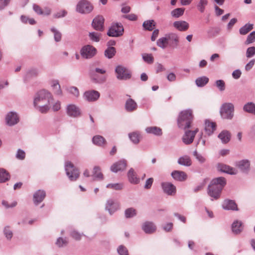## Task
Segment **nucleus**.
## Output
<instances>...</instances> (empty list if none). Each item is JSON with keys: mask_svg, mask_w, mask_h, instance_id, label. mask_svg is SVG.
Listing matches in <instances>:
<instances>
[{"mask_svg": "<svg viewBox=\"0 0 255 255\" xmlns=\"http://www.w3.org/2000/svg\"><path fill=\"white\" fill-rule=\"evenodd\" d=\"M53 101L51 94L48 91L43 90L36 94L34 105L41 113H46L50 109V105Z\"/></svg>", "mask_w": 255, "mask_h": 255, "instance_id": "f257e3e1", "label": "nucleus"}, {"mask_svg": "<svg viewBox=\"0 0 255 255\" xmlns=\"http://www.w3.org/2000/svg\"><path fill=\"white\" fill-rule=\"evenodd\" d=\"M226 184V181L224 177H220L213 179L208 187V194L211 197L217 199Z\"/></svg>", "mask_w": 255, "mask_h": 255, "instance_id": "f03ea898", "label": "nucleus"}, {"mask_svg": "<svg viewBox=\"0 0 255 255\" xmlns=\"http://www.w3.org/2000/svg\"><path fill=\"white\" fill-rule=\"evenodd\" d=\"M193 119L192 111L187 110L182 111L178 119V125L180 128L185 129L190 127Z\"/></svg>", "mask_w": 255, "mask_h": 255, "instance_id": "7ed1b4c3", "label": "nucleus"}, {"mask_svg": "<svg viewBox=\"0 0 255 255\" xmlns=\"http://www.w3.org/2000/svg\"><path fill=\"white\" fill-rule=\"evenodd\" d=\"M66 174L71 181H76L79 177V170L71 161H67L65 164Z\"/></svg>", "mask_w": 255, "mask_h": 255, "instance_id": "20e7f679", "label": "nucleus"}, {"mask_svg": "<svg viewBox=\"0 0 255 255\" xmlns=\"http://www.w3.org/2000/svg\"><path fill=\"white\" fill-rule=\"evenodd\" d=\"M221 115L223 119H231L233 117L234 106L231 103H226L222 105Z\"/></svg>", "mask_w": 255, "mask_h": 255, "instance_id": "39448f33", "label": "nucleus"}, {"mask_svg": "<svg viewBox=\"0 0 255 255\" xmlns=\"http://www.w3.org/2000/svg\"><path fill=\"white\" fill-rule=\"evenodd\" d=\"M93 9V5L87 0L80 1L76 6L77 11L81 13H90Z\"/></svg>", "mask_w": 255, "mask_h": 255, "instance_id": "423d86ee", "label": "nucleus"}, {"mask_svg": "<svg viewBox=\"0 0 255 255\" xmlns=\"http://www.w3.org/2000/svg\"><path fill=\"white\" fill-rule=\"evenodd\" d=\"M117 77L119 80H128L131 77V72L127 68L122 66H118L115 70Z\"/></svg>", "mask_w": 255, "mask_h": 255, "instance_id": "0eeeda50", "label": "nucleus"}, {"mask_svg": "<svg viewBox=\"0 0 255 255\" xmlns=\"http://www.w3.org/2000/svg\"><path fill=\"white\" fill-rule=\"evenodd\" d=\"M124 28L121 23H114L109 29L107 34L112 37H119L123 35Z\"/></svg>", "mask_w": 255, "mask_h": 255, "instance_id": "6e6552de", "label": "nucleus"}, {"mask_svg": "<svg viewBox=\"0 0 255 255\" xmlns=\"http://www.w3.org/2000/svg\"><path fill=\"white\" fill-rule=\"evenodd\" d=\"M96 49L92 45H87L83 47L81 50V56L85 58H90L96 53Z\"/></svg>", "mask_w": 255, "mask_h": 255, "instance_id": "1a4fd4ad", "label": "nucleus"}, {"mask_svg": "<svg viewBox=\"0 0 255 255\" xmlns=\"http://www.w3.org/2000/svg\"><path fill=\"white\" fill-rule=\"evenodd\" d=\"M104 18L103 16L98 15L93 20L92 26L96 30L102 31L104 30Z\"/></svg>", "mask_w": 255, "mask_h": 255, "instance_id": "9d476101", "label": "nucleus"}, {"mask_svg": "<svg viewBox=\"0 0 255 255\" xmlns=\"http://www.w3.org/2000/svg\"><path fill=\"white\" fill-rule=\"evenodd\" d=\"M5 121L7 125L12 126L18 123L19 118L16 113L11 112L7 114Z\"/></svg>", "mask_w": 255, "mask_h": 255, "instance_id": "9b49d317", "label": "nucleus"}, {"mask_svg": "<svg viewBox=\"0 0 255 255\" xmlns=\"http://www.w3.org/2000/svg\"><path fill=\"white\" fill-rule=\"evenodd\" d=\"M198 131V128H196L194 131L188 130L186 131L182 138L183 141L186 144L191 143L194 139L196 133Z\"/></svg>", "mask_w": 255, "mask_h": 255, "instance_id": "f8f14e48", "label": "nucleus"}, {"mask_svg": "<svg viewBox=\"0 0 255 255\" xmlns=\"http://www.w3.org/2000/svg\"><path fill=\"white\" fill-rule=\"evenodd\" d=\"M120 208L119 202L110 199L109 200L106 205V209L109 211L110 214H112Z\"/></svg>", "mask_w": 255, "mask_h": 255, "instance_id": "ddd939ff", "label": "nucleus"}, {"mask_svg": "<svg viewBox=\"0 0 255 255\" xmlns=\"http://www.w3.org/2000/svg\"><path fill=\"white\" fill-rule=\"evenodd\" d=\"M127 167V161L126 160H121L114 163L111 167V170L114 172L125 170Z\"/></svg>", "mask_w": 255, "mask_h": 255, "instance_id": "4468645a", "label": "nucleus"}, {"mask_svg": "<svg viewBox=\"0 0 255 255\" xmlns=\"http://www.w3.org/2000/svg\"><path fill=\"white\" fill-rule=\"evenodd\" d=\"M162 187L164 192L169 195H173L176 193V187L172 184L168 182L163 183Z\"/></svg>", "mask_w": 255, "mask_h": 255, "instance_id": "2eb2a0df", "label": "nucleus"}, {"mask_svg": "<svg viewBox=\"0 0 255 255\" xmlns=\"http://www.w3.org/2000/svg\"><path fill=\"white\" fill-rule=\"evenodd\" d=\"M216 129V124L209 120L205 122V130L208 135H211Z\"/></svg>", "mask_w": 255, "mask_h": 255, "instance_id": "dca6fc26", "label": "nucleus"}, {"mask_svg": "<svg viewBox=\"0 0 255 255\" xmlns=\"http://www.w3.org/2000/svg\"><path fill=\"white\" fill-rule=\"evenodd\" d=\"M217 169L219 171L230 174H236L237 173V170L235 168L222 163H219L218 164Z\"/></svg>", "mask_w": 255, "mask_h": 255, "instance_id": "f3484780", "label": "nucleus"}, {"mask_svg": "<svg viewBox=\"0 0 255 255\" xmlns=\"http://www.w3.org/2000/svg\"><path fill=\"white\" fill-rule=\"evenodd\" d=\"M84 97L88 101H95L99 98L100 93L96 91H89L84 93Z\"/></svg>", "mask_w": 255, "mask_h": 255, "instance_id": "a211bd4d", "label": "nucleus"}, {"mask_svg": "<svg viewBox=\"0 0 255 255\" xmlns=\"http://www.w3.org/2000/svg\"><path fill=\"white\" fill-rule=\"evenodd\" d=\"M67 112L69 116L74 117H78L81 114L79 108L75 105H69L67 108Z\"/></svg>", "mask_w": 255, "mask_h": 255, "instance_id": "6ab92c4d", "label": "nucleus"}, {"mask_svg": "<svg viewBox=\"0 0 255 255\" xmlns=\"http://www.w3.org/2000/svg\"><path fill=\"white\" fill-rule=\"evenodd\" d=\"M222 207L224 209L238 210V207L235 201L231 200H225L223 203Z\"/></svg>", "mask_w": 255, "mask_h": 255, "instance_id": "aec40b11", "label": "nucleus"}, {"mask_svg": "<svg viewBox=\"0 0 255 255\" xmlns=\"http://www.w3.org/2000/svg\"><path fill=\"white\" fill-rule=\"evenodd\" d=\"M46 194L43 190H38L33 195V201L36 204L41 202L45 197Z\"/></svg>", "mask_w": 255, "mask_h": 255, "instance_id": "412c9836", "label": "nucleus"}, {"mask_svg": "<svg viewBox=\"0 0 255 255\" xmlns=\"http://www.w3.org/2000/svg\"><path fill=\"white\" fill-rule=\"evenodd\" d=\"M172 176L174 179L178 181H184L187 178V174L183 171H174L172 173Z\"/></svg>", "mask_w": 255, "mask_h": 255, "instance_id": "4be33fe9", "label": "nucleus"}, {"mask_svg": "<svg viewBox=\"0 0 255 255\" xmlns=\"http://www.w3.org/2000/svg\"><path fill=\"white\" fill-rule=\"evenodd\" d=\"M173 25L180 31H186L189 28V24L185 21H175L174 22Z\"/></svg>", "mask_w": 255, "mask_h": 255, "instance_id": "5701e85b", "label": "nucleus"}, {"mask_svg": "<svg viewBox=\"0 0 255 255\" xmlns=\"http://www.w3.org/2000/svg\"><path fill=\"white\" fill-rule=\"evenodd\" d=\"M93 142L96 145L104 146L106 144V140L102 136L97 135L93 137Z\"/></svg>", "mask_w": 255, "mask_h": 255, "instance_id": "b1692460", "label": "nucleus"}, {"mask_svg": "<svg viewBox=\"0 0 255 255\" xmlns=\"http://www.w3.org/2000/svg\"><path fill=\"white\" fill-rule=\"evenodd\" d=\"M125 108L128 112H132L136 109L137 104L133 100L129 99L126 103Z\"/></svg>", "mask_w": 255, "mask_h": 255, "instance_id": "393cba45", "label": "nucleus"}, {"mask_svg": "<svg viewBox=\"0 0 255 255\" xmlns=\"http://www.w3.org/2000/svg\"><path fill=\"white\" fill-rule=\"evenodd\" d=\"M128 180L131 183L138 184L139 182V179L136 177L133 169H130L128 171Z\"/></svg>", "mask_w": 255, "mask_h": 255, "instance_id": "a878e982", "label": "nucleus"}, {"mask_svg": "<svg viewBox=\"0 0 255 255\" xmlns=\"http://www.w3.org/2000/svg\"><path fill=\"white\" fill-rule=\"evenodd\" d=\"M218 137L224 143H228L231 138L230 133L227 130L222 131L219 135Z\"/></svg>", "mask_w": 255, "mask_h": 255, "instance_id": "bb28decb", "label": "nucleus"}, {"mask_svg": "<svg viewBox=\"0 0 255 255\" xmlns=\"http://www.w3.org/2000/svg\"><path fill=\"white\" fill-rule=\"evenodd\" d=\"M69 243V240L66 237H59L57 239L55 245L58 248H64L66 247Z\"/></svg>", "mask_w": 255, "mask_h": 255, "instance_id": "cd10ccee", "label": "nucleus"}, {"mask_svg": "<svg viewBox=\"0 0 255 255\" xmlns=\"http://www.w3.org/2000/svg\"><path fill=\"white\" fill-rule=\"evenodd\" d=\"M141 228L146 234H149L154 233L156 230L155 224H143Z\"/></svg>", "mask_w": 255, "mask_h": 255, "instance_id": "c85d7f7f", "label": "nucleus"}, {"mask_svg": "<svg viewBox=\"0 0 255 255\" xmlns=\"http://www.w3.org/2000/svg\"><path fill=\"white\" fill-rule=\"evenodd\" d=\"M178 163L180 165L189 166L191 165L192 161L189 156L184 155L178 159Z\"/></svg>", "mask_w": 255, "mask_h": 255, "instance_id": "c756f323", "label": "nucleus"}, {"mask_svg": "<svg viewBox=\"0 0 255 255\" xmlns=\"http://www.w3.org/2000/svg\"><path fill=\"white\" fill-rule=\"evenodd\" d=\"M145 130L147 133H153L156 135H160L162 133V129L157 127H147Z\"/></svg>", "mask_w": 255, "mask_h": 255, "instance_id": "7c9ffc66", "label": "nucleus"}, {"mask_svg": "<svg viewBox=\"0 0 255 255\" xmlns=\"http://www.w3.org/2000/svg\"><path fill=\"white\" fill-rule=\"evenodd\" d=\"M237 166L243 171H246L249 169L250 162L248 160H243L239 161Z\"/></svg>", "mask_w": 255, "mask_h": 255, "instance_id": "2f4dec72", "label": "nucleus"}, {"mask_svg": "<svg viewBox=\"0 0 255 255\" xmlns=\"http://www.w3.org/2000/svg\"><path fill=\"white\" fill-rule=\"evenodd\" d=\"M168 38L167 35L165 37L159 38L156 42L157 45L162 49L165 48L168 44Z\"/></svg>", "mask_w": 255, "mask_h": 255, "instance_id": "473e14b6", "label": "nucleus"}, {"mask_svg": "<svg viewBox=\"0 0 255 255\" xmlns=\"http://www.w3.org/2000/svg\"><path fill=\"white\" fill-rule=\"evenodd\" d=\"M51 86L53 88V91L55 94L58 95H61L62 94V91L58 81H52Z\"/></svg>", "mask_w": 255, "mask_h": 255, "instance_id": "72a5a7b5", "label": "nucleus"}, {"mask_svg": "<svg viewBox=\"0 0 255 255\" xmlns=\"http://www.w3.org/2000/svg\"><path fill=\"white\" fill-rule=\"evenodd\" d=\"M253 29V24L247 23L240 29V33L241 35H246Z\"/></svg>", "mask_w": 255, "mask_h": 255, "instance_id": "f704fd0d", "label": "nucleus"}, {"mask_svg": "<svg viewBox=\"0 0 255 255\" xmlns=\"http://www.w3.org/2000/svg\"><path fill=\"white\" fill-rule=\"evenodd\" d=\"M208 82L209 78L205 76L199 77L195 81L197 86L198 87H203L206 85Z\"/></svg>", "mask_w": 255, "mask_h": 255, "instance_id": "c9c22d12", "label": "nucleus"}, {"mask_svg": "<svg viewBox=\"0 0 255 255\" xmlns=\"http://www.w3.org/2000/svg\"><path fill=\"white\" fill-rule=\"evenodd\" d=\"M143 27L148 30L151 31L155 26V23L153 20L145 21L143 23Z\"/></svg>", "mask_w": 255, "mask_h": 255, "instance_id": "e433bc0d", "label": "nucleus"}, {"mask_svg": "<svg viewBox=\"0 0 255 255\" xmlns=\"http://www.w3.org/2000/svg\"><path fill=\"white\" fill-rule=\"evenodd\" d=\"M10 176L5 170L0 168V182H4L8 180Z\"/></svg>", "mask_w": 255, "mask_h": 255, "instance_id": "4c0bfd02", "label": "nucleus"}, {"mask_svg": "<svg viewBox=\"0 0 255 255\" xmlns=\"http://www.w3.org/2000/svg\"><path fill=\"white\" fill-rule=\"evenodd\" d=\"M244 110L255 115V105L252 102L248 103L244 106Z\"/></svg>", "mask_w": 255, "mask_h": 255, "instance_id": "58836bf2", "label": "nucleus"}, {"mask_svg": "<svg viewBox=\"0 0 255 255\" xmlns=\"http://www.w3.org/2000/svg\"><path fill=\"white\" fill-rule=\"evenodd\" d=\"M93 176L99 179H102L103 178V175L101 172V169L99 167H94L93 171Z\"/></svg>", "mask_w": 255, "mask_h": 255, "instance_id": "ea45409f", "label": "nucleus"}, {"mask_svg": "<svg viewBox=\"0 0 255 255\" xmlns=\"http://www.w3.org/2000/svg\"><path fill=\"white\" fill-rule=\"evenodd\" d=\"M167 35L168 38V41H171L172 44L177 46L179 41L178 36L175 33H170Z\"/></svg>", "mask_w": 255, "mask_h": 255, "instance_id": "a19ab883", "label": "nucleus"}, {"mask_svg": "<svg viewBox=\"0 0 255 255\" xmlns=\"http://www.w3.org/2000/svg\"><path fill=\"white\" fill-rule=\"evenodd\" d=\"M128 136L130 140L134 143H137L139 141L140 139V135L137 132H133L131 133H129Z\"/></svg>", "mask_w": 255, "mask_h": 255, "instance_id": "79ce46f5", "label": "nucleus"}, {"mask_svg": "<svg viewBox=\"0 0 255 255\" xmlns=\"http://www.w3.org/2000/svg\"><path fill=\"white\" fill-rule=\"evenodd\" d=\"M243 224H232V230L234 234H240L243 230Z\"/></svg>", "mask_w": 255, "mask_h": 255, "instance_id": "37998d69", "label": "nucleus"}, {"mask_svg": "<svg viewBox=\"0 0 255 255\" xmlns=\"http://www.w3.org/2000/svg\"><path fill=\"white\" fill-rule=\"evenodd\" d=\"M116 49L113 47H110L105 51V55L108 58H112L116 54Z\"/></svg>", "mask_w": 255, "mask_h": 255, "instance_id": "c03bdc74", "label": "nucleus"}, {"mask_svg": "<svg viewBox=\"0 0 255 255\" xmlns=\"http://www.w3.org/2000/svg\"><path fill=\"white\" fill-rule=\"evenodd\" d=\"M136 214V211L133 208H129L126 210L125 214L127 218H131L134 216Z\"/></svg>", "mask_w": 255, "mask_h": 255, "instance_id": "a18cd8bd", "label": "nucleus"}, {"mask_svg": "<svg viewBox=\"0 0 255 255\" xmlns=\"http://www.w3.org/2000/svg\"><path fill=\"white\" fill-rule=\"evenodd\" d=\"M83 236H84L83 233H80L76 230H72L70 232V236L76 241H80Z\"/></svg>", "mask_w": 255, "mask_h": 255, "instance_id": "49530a36", "label": "nucleus"}, {"mask_svg": "<svg viewBox=\"0 0 255 255\" xmlns=\"http://www.w3.org/2000/svg\"><path fill=\"white\" fill-rule=\"evenodd\" d=\"M89 36L91 40L98 42L100 41L101 34L98 32H92L89 33Z\"/></svg>", "mask_w": 255, "mask_h": 255, "instance_id": "de8ad7c7", "label": "nucleus"}, {"mask_svg": "<svg viewBox=\"0 0 255 255\" xmlns=\"http://www.w3.org/2000/svg\"><path fill=\"white\" fill-rule=\"evenodd\" d=\"M208 4L207 0H200L198 4L197 8L201 12H203L206 6Z\"/></svg>", "mask_w": 255, "mask_h": 255, "instance_id": "09e8293b", "label": "nucleus"}, {"mask_svg": "<svg viewBox=\"0 0 255 255\" xmlns=\"http://www.w3.org/2000/svg\"><path fill=\"white\" fill-rule=\"evenodd\" d=\"M21 20L22 21V22L24 23H28L31 25H33L36 23V21L33 18H29L28 17L25 15H21Z\"/></svg>", "mask_w": 255, "mask_h": 255, "instance_id": "8fccbe9b", "label": "nucleus"}, {"mask_svg": "<svg viewBox=\"0 0 255 255\" xmlns=\"http://www.w3.org/2000/svg\"><path fill=\"white\" fill-rule=\"evenodd\" d=\"M184 11V9L182 8H177L172 11L171 14L174 17H178L183 15Z\"/></svg>", "mask_w": 255, "mask_h": 255, "instance_id": "3c124183", "label": "nucleus"}, {"mask_svg": "<svg viewBox=\"0 0 255 255\" xmlns=\"http://www.w3.org/2000/svg\"><path fill=\"white\" fill-rule=\"evenodd\" d=\"M255 41V31L251 32L247 37L245 44L248 45Z\"/></svg>", "mask_w": 255, "mask_h": 255, "instance_id": "603ef678", "label": "nucleus"}, {"mask_svg": "<svg viewBox=\"0 0 255 255\" xmlns=\"http://www.w3.org/2000/svg\"><path fill=\"white\" fill-rule=\"evenodd\" d=\"M123 187V184L122 183L109 184L107 185V188L116 190H121Z\"/></svg>", "mask_w": 255, "mask_h": 255, "instance_id": "864d4df0", "label": "nucleus"}, {"mask_svg": "<svg viewBox=\"0 0 255 255\" xmlns=\"http://www.w3.org/2000/svg\"><path fill=\"white\" fill-rule=\"evenodd\" d=\"M142 58L144 61L148 64H151L153 62L154 58L151 54H144L142 55Z\"/></svg>", "mask_w": 255, "mask_h": 255, "instance_id": "5fc2aeb1", "label": "nucleus"}, {"mask_svg": "<svg viewBox=\"0 0 255 255\" xmlns=\"http://www.w3.org/2000/svg\"><path fill=\"white\" fill-rule=\"evenodd\" d=\"M4 234L7 240H10L13 236L12 231L10 229L9 226L5 227L3 230Z\"/></svg>", "mask_w": 255, "mask_h": 255, "instance_id": "6e6d98bb", "label": "nucleus"}, {"mask_svg": "<svg viewBox=\"0 0 255 255\" xmlns=\"http://www.w3.org/2000/svg\"><path fill=\"white\" fill-rule=\"evenodd\" d=\"M117 251L120 255H128L127 249L123 245H120L117 249Z\"/></svg>", "mask_w": 255, "mask_h": 255, "instance_id": "4d7b16f0", "label": "nucleus"}, {"mask_svg": "<svg viewBox=\"0 0 255 255\" xmlns=\"http://www.w3.org/2000/svg\"><path fill=\"white\" fill-rule=\"evenodd\" d=\"M216 85L217 87L221 91H224L225 89V83L223 80H219L216 81Z\"/></svg>", "mask_w": 255, "mask_h": 255, "instance_id": "13d9d810", "label": "nucleus"}, {"mask_svg": "<svg viewBox=\"0 0 255 255\" xmlns=\"http://www.w3.org/2000/svg\"><path fill=\"white\" fill-rule=\"evenodd\" d=\"M255 54V47H250L247 49L246 56L248 58H250Z\"/></svg>", "mask_w": 255, "mask_h": 255, "instance_id": "bf43d9fd", "label": "nucleus"}, {"mask_svg": "<svg viewBox=\"0 0 255 255\" xmlns=\"http://www.w3.org/2000/svg\"><path fill=\"white\" fill-rule=\"evenodd\" d=\"M194 156L200 163H204L206 160L205 158L196 151L194 152Z\"/></svg>", "mask_w": 255, "mask_h": 255, "instance_id": "052dcab7", "label": "nucleus"}, {"mask_svg": "<svg viewBox=\"0 0 255 255\" xmlns=\"http://www.w3.org/2000/svg\"><path fill=\"white\" fill-rule=\"evenodd\" d=\"M51 31L54 33L55 40L57 42L60 41L61 39V34L54 28H51Z\"/></svg>", "mask_w": 255, "mask_h": 255, "instance_id": "680f3d73", "label": "nucleus"}, {"mask_svg": "<svg viewBox=\"0 0 255 255\" xmlns=\"http://www.w3.org/2000/svg\"><path fill=\"white\" fill-rule=\"evenodd\" d=\"M153 182V178H148L145 182V184L144 185V188L146 189H149L151 188V185Z\"/></svg>", "mask_w": 255, "mask_h": 255, "instance_id": "e2e57ef3", "label": "nucleus"}, {"mask_svg": "<svg viewBox=\"0 0 255 255\" xmlns=\"http://www.w3.org/2000/svg\"><path fill=\"white\" fill-rule=\"evenodd\" d=\"M69 91L70 93L73 94L75 96L78 97L79 96L78 89L75 87H71L69 89Z\"/></svg>", "mask_w": 255, "mask_h": 255, "instance_id": "0e129e2a", "label": "nucleus"}, {"mask_svg": "<svg viewBox=\"0 0 255 255\" xmlns=\"http://www.w3.org/2000/svg\"><path fill=\"white\" fill-rule=\"evenodd\" d=\"M25 152L23 150L19 149L17 151L16 156L17 158L22 160L25 158Z\"/></svg>", "mask_w": 255, "mask_h": 255, "instance_id": "69168bd1", "label": "nucleus"}, {"mask_svg": "<svg viewBox=\"0 0 255 255\" xmlns=\"http://www.w3.org/2000/svg\"><path fill=\"white\" fill-rule=\"evenodd\" d=\"M67 13V12L65 10H62L55 14L54 16L55 18H60L65 16Z\"/></svg>", "mask_w": 255, "mask_h": 255, "instance_id": "338daca9", "label": "nucleus"}, {"mask_svg": "<svg viewBox=\"0 0 255 255\" xmlns=\"http://www.w3.org/2000/svg\"><path fill=\"white\" fill-rule=\"evenodd\" d=\"M33 8L37 14H43V10L39 5L34 4L33 6Z\"/></svg>", "mask_w": 255, "mask_h": 255, "instance_id": "774afa93", "label": "nucleus"}]
</instances>
